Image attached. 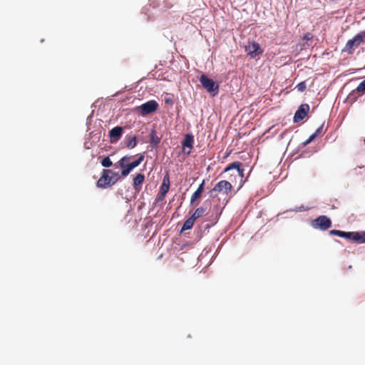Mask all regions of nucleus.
<instances>
[{
    "instance_id": "1",
    "label": "nucleus",
    "mask_w": 365,
    "mask_h": 365,
    "mask_svg": "<svg viewBox=\"0 0 365 365\" xmlns=\"http://www.w3.org/2000/svg\"><path fill=\"white\" fill-rule=\"evenodd\" d=\"M365 31H361L354 36L353 38L349 40L344 48L342 52L348 54H353L355 49L357 48L360 45L365 42Z\"/></svg>"
},
{
    "instance_id": "2",
    "label": "nucleus",
    "mask_w": 365,
    "mask_h": 365,
    "mask_svg": "<svg viewBox=\"0 0 365 365\" xmlns=\"http://www.w3.org/2000/svg\"><path fill=\"white\" fill-rule=\"evenodd\" d=\"M232 189V184L227 180L218 182L215 187L209 192L210 197H215L220 192L227 194Z\"/></svg>"
},
{
    "instance_id": "3",
    "label": "nucleus",
    "mask_w": 365,
    "mask_h": 365,
    "mask_svg": "<svg viewBox=\"0 0 365 365\" xmlns=\"http://www.w3.org/2000/svg\"><path fill=\"white\" fill-rule=\"evenodd\" d=\"M311 225L315 229L327 230L331 227V220L325 215H321L312 220Z\"/></svg>"
},
{
    "instance_id": "4",
    "label": "nucleus",
    "mask_w": 365,
    "mask_h": 365,
    "mask_svg": "<svg viewBox=\"0 0 365 365\" xmlns=\"http://www.w3.org/2000/svg\"><path fill=\"white\" fill-rule=\"evenodd\" d=\"M112 173L111 170L103 169L101 178L97 181V186L101 188H107L114 185L110 173Z\"/></svg>"
},
{
    "instance_id": "5",
    "label": "nucleus",
    "mask_w": 365,
    "mask_h": 365,
    "mask_svg": "<svg viewBox=\"0 0 365 365\" xmlns=\"http://www.w3.org/2000/svg\"><path fill=\"white\" fill-rule=\"evenodd\" d=\"M200 82L202 87L205 88L208 92L218 91L219 86L211 78H209L206 75L202 74L200 78Z\"/></svg>"
},
{
    "instance_id": "6",
    "label": "nucleus",
    "mask_w": 365,
    "mask_h": 365,
    "mask_svg": "<svg viewBox=\"0 0 365 365\" xmlns=\"http://www.w3.org/2000/svg\"><path fill=\"white\" fill-rule=\"evenodd\" d=\"M158 103L154 100L149 101L142 104L139 107V109L140 110L141 114L143 115H146L150 113H152L158 110Z\"/></svg>"
},
{
    "instance_id": "7",
    "label": "nucleus",
    "mask_w": 365,
    "mask_h": 365,
    "mask_svg": "<svg viewBox=\"0 0 365 365\" xmlns=\"http://www.w3.org/2000/svg\"><path fill=\"white\" fill-rule=\"evenodd\" d=\"M130 158V156L125 155L118 161V165L121 168V176L123 178L128 176L133 170L130 165L127 163Z\"/></svg>"
},
{
    "instance_id": "8",
    "label": "nucleus",
    "mask_w": 365,
    "mask_h": 365,
    "mask_svg": "<svg viewBox=\"0 0 365 365\" xmlns=\"http://www.w3.org/2000/svg\"><path fill=\"white\" fill-rule=\"evenodd\" d=\"M309 110V106L308 104H302L299 106L294 115V121L297 123L303 120Z\"/></svg>"
},
{
    "instance_id": "9",
    "label": "nucleus",
    "mask_w": 365,
    "mask_h": 365,
    "mask_svg": "<svg viewBox=\"0 0 365 365\" xmlns=\"http://www.w3.org/2000/svg\"><path fill=\"white\" fill-rule=\"evenodd\" d=\"M245 51L252 58H255L262 52L259 43L256 42L250 43L247 46H245Z\"/></svg>"
},
{
    "instance_id": "10",
    "label": "nucleus",
    "mask_w": 365,
    "mask_h": 365,
    "mask_svg": "<svg viewBox=\"0 0 365 365\" xmlns=\"http://www.w3.org/2000/svg\"><path fill=\"white\" fill-rule=\"evenodd\" d=\"M194 138L190 134L185 135V137L182 143L183 152L187 155L190 154L191 149L193 147Z\"/></svg>"
},
{
    "instance_id": "11",
    "label": "nucleus",
    "mask_w": 365,
    "mask_h": 365,
    "mask_svg": "<svg viewBox=\"0 0 365 365\" xmlns=\"http://www.w3.org/2000/svg\"><path fill=\"white\" fill-rule=\"evenodd\" d=\"M242 163L239 161H235L230 164L227 168H225L224 172L227 173L232 169H235L237 170L238 176L240 178V180H242L243 175H244V169L242 168Z\"/></svg>"
},
{
    "instance_id": "12",
    "label": "nucleus",
    "mask_w": 365,
    "mask_h": 365,
    "mask_svg": "<svg viewBox=\"0 0 365 365\" xmlns=\"http://www.w3.org/2000/svg\"><path fill=\"white\" fill-rule=\"evenodd\" d=\"M123 129L120 126H116L109 131V136L111 143H115L120 140L122 136Z\"/></svg>"
},
{
    "instance_id": "13",
    "label": "nucleus",
    "mask_w": 365,
    "mask_h": 365,
    "mask_svg": "<svg viewBox=\"0 0 365 365\" xmlns=\"http://www.w3.org/2000/svg\"><path fill=\"white\" fill-rule=\"evenodd\" d=\"M145 181V175L142 173H138L133 178V187L135 191L139 192L141 190V185Z\"/></svg>"
},
{
    "instance_id": "14",
    "label": "nucleus",
    "mask_w": 365,
    "mask_h": 365,
    "mask_svg": "<svg viewBox=\"0 0 365 365\" xmlns=\"http://www.w3.org/2000/svg\"><path fill=\"white\" fill-rule=\"evenodd\" d=\"M170 176L168 173H166L163 179V182L160 187L159 192L167 194L170 189Z\"/></svg>"
},
{
    "instance_id": "15",
    "label": "nucleus",
    "mask_w": 365,
    "mask_h": 365,
    "mask_svg": "<svg viewBox=\"0 0 365 365\" xmlns=\"http://www.w3.org/2000/svg\"><path fill=\"white\" fill-rule=\"evenodd\" d=\"M205 180H202V183L199 185L197 189L195 191V192L192 195L190 198V203L194 204V202L200 197L202 192L204 191L205 186Z\"/></svg>"
},
{
    "instance_id": "16",
    "label": "nucleus",
    "mask_w": 365,
    "mask_h": 365,
    "mask_svg": "<svg viewBox=\"0 0 365 365\" xmlns=\"http://www.w3.org/2000/svg\"><path fill=\"white\" fill-rule=\"evenodd\" d=\"M351 240L358 243H365V232H351Z\"/></svg>"
},
{
    "instance_id": "17",
    "label": "nucleus",
    "mask_w": 365,
    "mask_h": 365,
    "mask_svg": "<svg viewBox=\"0 0 365 365\" xmlns=\"http://www.w3.org/2000/svg\"><path fill=\"white\" fill-rule=\"evenodd\" d=\"M329 235L344 237L349 240H351V232H344L338 230H331L329 231Z\"/></svg>"
},
{
    "instance_id": "18",
    "label": "nucleus",
    "mask_w": 365,
    "mask_h": 365,
    "mask_svg": "<svg viewBox=\"0 0 365 365\" xmlns=\"http://www.w3.org/2000/svg\"><path fill=\"white\" fill-rule=\"evenodd\" d=\"M125 144L128 148L132 149L137 145V138L135 136H127Z\"/></svg>"
},
{
    "instance_id": "19",
    "label": "nucleus",
    "mask_w": 365,
    "mask_h": 365,
    "mask_svg": "<svg viewBox=\"0 0 365 365\" xmlns=\"http://www.w3.org/2000/svg\"><path fill=\"white\" fill-rule=\"evenodd\" d=\"M195 222V220H194L191 216L184 222L181 232L190 230L192 227L194 223Z\"/></svg>"
},
{
    "instance_id": "20",
    "label": "nucleus",
    "mask_w": 365,
    "mask_h": 365,
    "mask_svg": "<svg viewBox=\"0 0 365 365\" xmlns=\"http://www.w3.org/2000/svg\"><path fill=\"white\" fill-rule=\"evenodd\" d=\"M206 212V208L203 207H200L195 210L194 213L191 215V217L194 220H197V218L203 216L205 215V212Z\"/></svg>"
},
{
    "instance_id": "21",
    "label": "nucleus",
    "mask_w": 365,
    "mask_h": 365,
    "mask_svg": "<svg viewBox=\"0 0 365 365\" xmlns=\"http://www.w3.org/2000/svg\"><path fill=\"white\" fill-rule=\"evenodd\" d=\"M143 160H144V155H140L137 160H135L128 164L133 170L135 168L138 167L143 161Z\"/></svg>"
},
{
    "instance_id": "22",
    "label": "nucleus",
    "mask_w": 365,
    "mask_h": 365,
    "mask_svg": "<svg viewBox=\"0 0 365 365\" xmlns=\"http://www.w3.org/2000/svg\"><path fill=\"white\" fill-rule=\"evenodd\" d=\"M323 127L324 124H322L319 128H318L316 131L309 136V140H314L317 136L320 135L323 133Z\"/></svg>"
},
{
    "instance_id": "23",
    "label": "nucleus",
    "mask_w": 365,
    "mask_h": 365,
    "mask_svg": "<svg viewBox=\"0 0 365 365\" xmlns=\"http://www.w3.org/2000/svg\"><path fill=\"white\" fill-rule=\"evenodd\" d=\"M101 165H102V166H103L105 168H109V167L112 166L113 163H112L111 160L110 159V158L107 156V157H105L101 160Z\"/></svg>"
},
{
    "instance_id": "24",
    "label": "nucleus",
    "mask_w": 365,
    "mask_h": 365,
    "mask_svg": "<svg viewBox=\"0 0 365 365\" xmlns=\"http://www.w3.org/2000/svg\"><path fill=\"white\" fill-rule=\"evenodd\" d=\"M359 92L356 91V90H354L351 93H350L349 94V96H347V101L350 103H353L356 98V95Z\"/></svg>"
},
{
    "instance_id": "25",
    "label": "nucleus",
    "mask_w": 365,
    "mask_h": 365,
    "mask_svg": "<svg viewBox=\"0 0 365 365\" xmlns=\"http://www.w3.org/2000/svg\"><path fill=\"white\" fill-rule=\"evenodd\" d=\"M306 88H307V84H306L305 81L300 82L295 87V88H297V91H299V92L304 91L306 90Z\"/></svg>"
},
{
    "instance_id": "26",
    "label": "nucleus",
    "mask_w": 365,
    "mask_h": 365,
    "mask_svg": "<svg viewBox=\"0 0 365 365\" xmlns=\"http://www.w3.org/2000/svg\"><path fill=\"white\" fill-rule=\"evenodd\" d=\"M160 141V138L155 135V131H152L151 133V143L155 145H158Z\"/></svg>"
},
{
    "instance_id": "27",
    "label": "nucleus",
    "mask_w": 365,
    "mask_h": 365,
    "mask_svg": "<svg viewBox=\"0 0 365 365\" xmlns=\"http://www.w3.org/2000/svg\"><path fill=\"white\" fill-rule=\"evenodd\" d=\"M110 176L111 177V179L113 180L114 184H115L119 180L118 173L112 170V173H110Z\"/></svg>"
},
{
    "instance_id": "28",
    "label": "nucleus",
    "mask_w": 365,
    "mask_h": 365,
    "mask_svg": "<svg viewBox=\"0 0 365 365\" xmlns=\"http://www.w3.org/2000/svg\"><path fill=\"white\" fill-rule=\"evenodd\" d=\"M356 89V91L359 93L365 91V79L359 84Z\"/></svg>"
},
{
    "instance_id": "29",
    "label": "nucleus",
    "mask_w": 365,
    "mask_h": 365,
    "mask_svg": "<svg viewBox=\"0 0 365 365\" xmlns=\"http://www.w3.org/2000/svg\"><path fill=\"white\" fill-rule=\"evenodd\" d=\"M165 195H166V194L159 192L157 195V197H156V201H158V202L163 201L164 200Z\"/></svg>"
},
{
    "instance_id": "30",
    "label": "nucleus",
    "mask_w": 365,
    "mask_h": 365,
    "mask_svg": "<svg viewBox=\"0 0 365 365\" xmlns=\"http://www.w3.org/2000/svg\"><path fill=\"white\" fill-rule=\"evenodd\" d=\"M312 38H313L312 34L307 33L306 34L304 35L302 38L305 41H309V40L312 39Z\"/></svg>"
},
{
    "instance_id": "31",
    "label": "nucleus",
    "mask_w": 365,
    "mask_h": 365,
    "mask_svg": "<svg viewBox=\"0 0 365 365\" xmlns=\"http://www.w3.org/2000/svg\"><path fill=\"white\" fill-rule=\"evenodd\" d=\"M312 140H309V138L303 143L304 145H308L310 143Z\"/></svg>"
}]
</instances>
